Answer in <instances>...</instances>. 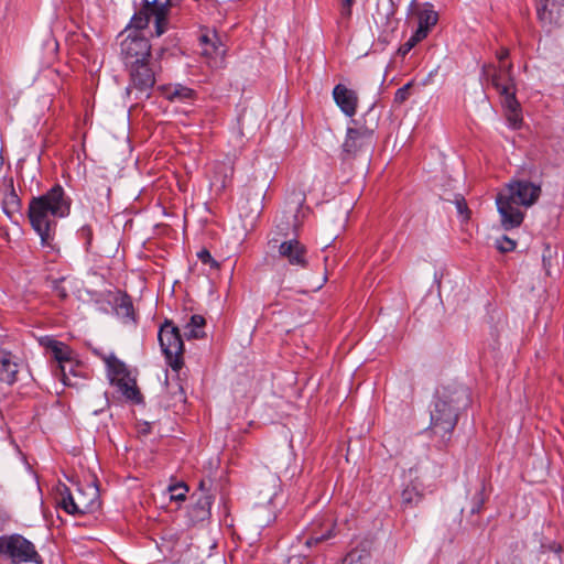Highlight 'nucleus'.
I'll return each instance as SVG.
<instances>
[{
  "mask_svg": "<svg viewBox=\"0 0 564 564\" xmlns=\"http://www.w3.org/2000/svg\"><path fill=\"white\" fill-rule=\"evenodd\" d=\"M72 200L59 184L46 193L33 196L28 206V218L32 229L39 235L43 247H52L56 234L57 218L70 213Z\"/></svg>",
  "mask_w": 564,
  "mask_h": 564,
  "instance_id": "obj_1",
  "label": "nucleus"
},
{
  "mask_svg": "<svg viewBox=\"0 0 564 564\" xmlns=\"http://www.w3.org/2000/svg\"><path fill=\"white\" fill-rule=\"evenodd\" d=\"M469 402L468 389L462 384H447L436 393L434 408L431 411L432 433L440 436L444 443L451 440L458 422V411Z\"/></svg>",
  "mask_w": 564,
  "mask_h": 564,
  "instance_id": "obj_2",
  "label": "nucleus"
},
{
  "mask_svg": "<svg viewBox=\"0 0 564 564\" xmlns=\"http://www.w3.org/2000/svg\"><path fill=\"white\" fill-rule=\"evenodd\" d=\"M542 193L541 186L527 180L510 182L505 189L498 193L496 204L501 217V226L506 230L519 227L524 214L518 208L534 205Z\"/></svg>",
  "mask_w": 564,
  "mask_h": 564,
  "instance_id": "obj_3",
  "label": "nucleus"
},
{
  "mask_svg": "<svg viewBox=\"0 0 564 564\" xmlns=\"http://www.w3.org/2000/svg\"><path fill=\"white\" fill-rule=\"evenodd\" d=\"M351 123L352 127L347 128L343 151L355 156L372 147L375 132L379 127V113L371 106L360 119H352Z\"/></svg>",
  "mask_w": 564,
  "mask_h": 564,
  "instance_id": "obj_4",
  "label": "nucleus"
},
{
  "mask_svg": "<svg viewBox=\"0 0 564 564\" xmlns=\"http://www.w3.org/2000/svg\"><path fill=\"white\" fill-rule=\"evenodd\" d=\"M0 556L11 564L43 563L34 543L18 533L0 535Z\"/></svg>",
  "mask_w": 564,
  "mask_h": 564,
  "instance_id": "obj_5",
  "label": "nucleus"
},
{
  "mask_svg": "<svg viewBox=\"0 0 564 564\" xmlns=\"http://www.w3.org/2000/svg\"><path fill=\"white\" fill-rule=\"evenodd\" d=\"M98 496V490L94 487H89L88 492L78 488L76 495H73L66 486H63L56 502L69 514L93 513L100 507Z\"/></svg>",
  "mask_w": 564,
  "mask_h": 564,
  "instance_id": "obj_6",
  "label": "nucleus"
},
{
  "mask_svg": "<svg viewBox=\"0 0 564 564\" xmlns=\"http://www.w3.org/2000/svg\"><path fill=\"white\" fill-rule=\"evenodd\" d=\"M158 336L169 366L173 371L178 372L184 365V343L180 328L172 321L166 319L160 327Z\"/></svg>",
  "mask_w": 564,
  "mask_h": 564,
  "instance_id": "obj_7",
  "label": "nucleus"
},
{
  "mask_svg": "<svg viewBox=\"0 0 564 564\" xmlns=\"http://www.w3.org/2000/svg\"><path fill=\"white\" fill-rule=\"evenodd\" d=\"M152 18L154 19L155 35L161 36L166 31L167 7L158 0H144L142 8L133 14L129 25L135 30H143Z\"/></svg>",
  "mask_w": 564,
  "mask_h": 564,
  "instance_id": "obj_8",
  "label": "nucleus"
},
{
  "mask_svg": "<svg viewBox=\"0 0 564 564\" xmlns=\"http://www.w3.org/2000/svg\"><path fill=\"white\" fill-rule=\"evenodd\" d=\"M512 63L499 64H485L481 68V78L490 83L498 91L502 99L508 95H516V83L512 75Z\"/></svg>",
  "mask_w": 564,
  "mask_h": 564,
  "instance_id": "obj_9",
  "label": "nucleus"
},
{
  "mask_svg": "<svg viewBox=\"0 0 564 564\" xmlns=\"http://www.w3.org/2000/svg\"><path fill=\"white\" fill-rule=\"evenodd\" d=\"M307 253L306 246L296 238L284 240L278 246V258L296 269L308 268Z\"/></svg>",
  "mask_w": 564,
  "mask_h": 564,
  "instance_id": "obj_10",
  "label": "nucleus"
},
{
  "mask_svg": "<svg viewBox=\"0 0 564 564\" xmlns=\"http://www.w3.org/2000/svg\"><path fill=\"white\" fill-rule=\"evenodd\" d=\"M121 54L126 66L148 62L151 55V44L145 37L129 35L121 42Z\"/></svg>",
  "mask_w": 564,
  "mask_h": 564,
  "instance_id": "obj_11",
  "label": "nucleus"
},
{
  "mask_svg": "<svg viewBox=\"0 0 564 564\" xmlns=\"http://www.w3.org/2000/svg\"><path fill=\"white\" fill-rule=\"evenodd\" d=\"M130 75V85L128 91L135 89L141 94L150 95V90L155 84V76L148 62L133 63L128 66Z\"/></svg>",
  "mask_w": 564,
  "mask_h": 564,
  "instance_id": "obj_12",
  "label": "nucleus"
},
{
  "mask_svg": "<svg viewBox=\"0 0 564 564\" xmlns=\"http://www.w3.org/2000/svg\"><path fill=\"white\" fill-rule=\"evenodd\" d=\"M337 523L330 516L315 519L307 529L304 545L312 547L337 535Z\"/></svg>",
  "mask_w": 564,
  "mask_h": 564,
  "instance_id": "obj_13",
  "label": "nucleus"
},
{
  "mask_svg": "<svg viewBox=\"0 0 564 564\" xmlns=\"http://www.w3.org/2000/svg\"><path fill=\"white\" fill-rule=\"evenodd\" d=\"M333 98L346 116L351 118L356 115L359 98L355 90L343 84H337L333 89Z\"/></svg>",
  "mask_w": 564,
  "mask_h": 564,
  "instance_id": "obj_14",
  "label": "nucleus"
},
{
  "mask_svg": "<svg viewBox=\"0 0 564 564\" xmlns=\"http://www.w3.org/2000/svg\"><path fill=\"white\" fill-rule=\"evenodd\" d=\"M204 486L205 481L202 480L199 482V489L202 490V494L189 511L193 521L197 522L209 518L210 508L213 505V496L205 491Z\"/></svg>",
  "mask_w": 564,
  "mask_h": 564,
  "instance_id": "obj_15",
  "label": "nucleus"
},
{
  "mask_svg": "<svg viewBox=\"0 0 564 564\" xmlns=\"http://www.w3.org/2000/svg\"><path fill=\"white\" fill-rule=\"evenodd\" d=\"M202 54L206 57L210 68L219 69L225 67L226 48L218 37L206 47H203Z\"/></svg>",
  "mask_w": 564,
  "mask_h": 564,
  "instance_id": "obj_16",
  "label": "nucleus"
},
{
  "mask_svg": "<svg viewBox=\"0 0 564 564\" xmlns=\"http://www.w3.org/2000/svg\"><path fill=\"white\" fill-rule=\"evenodd\" d=\"M110 381L118 388L119 392L126 399L134 403H140L142 401L141 392L138 389L134 379L129 378V376H123L121 378H111Z\"/></svg>",
  "mask_w": 564,
  "mask_h": 564,
  "instance_id": "obj_17",
  "label": "nucleus"
},
{
  "mask_svg": "<svg viewBox=\"0 0 564 564\" xmlns=\"http://www.w3.org/2000/svg\"><path fill=\"white\" fill-rule=\"evenodd\" d=\"M502 106L506 111V118L512 129H519L522 123L521 106L516 98V95H508L502 99Z\"/></svg>",
  "mask_w": 564,
  "mask_h": 564,
  "instance_id": "obj_18",
  "label": "nucleus"
},
{
  "mask_svg": "<svg viewBox=\"0 0 564 564\" xmlns=\"http://www.w3.org/2000/svg\"><path fill=\"white\" fill-rule=\"evenodd\" d=\"M19 366L12 360L10 352H6L0 358V381L13 384L17 381Z\"/></svg>",
  "mask_w": 564,
  "mask_h": 564,
  "instance_id": "obj_19",
  "label": "nucleus"
},
{
  "mask_svg": "<svg viewBox=\"0 0 564 564\" xmlns=\"http://www.w3.org/2000/svg\"><path fill=\"white\" fill-rule=\"evenodd\" d=\"M206 319L204 316L194 314L184 326V337L186 339H202L206 336L205 333Z\"/></svg>",
  "mask_w": 564,
  "mask_h": 564,
  "instance_id": "obj_20",
  "label": "nucleus"
},
{
  "mask_svg": "<svg viewBox=\"0 0 564 564\" xmlns=\"http://www.w3.org/2000/svg\"><path fill=\"white\" fill-rule=\"evenodd\" d=\"M22 208L21 198L18 196L13 184L11 183V189L6 194L2 200V209L9 218H13L15 214H19Z\"/></svg>",
  "mask_w": 564,
  "mask_h": 564,
  "instance_id": "obj_21",
  "label": "nucleus"
},
{
  "mask_svg": "<svg viewBox=\"0 0 564 564\" xmlns=\"http://www.w3.org/2000/svg\"><path fill=\"white\" fill-rule=\"evenodd\" d=\"M195 91L183 85H174L164 88V96L170 101H184L194 97Z\"/></svg>",
  "mask_w": 564,
  "mask_h": 564,
  "instance_id": "obj_22",
  "label": "nucleus"
},
{
  "mask_svg": "<svg viewBox=\"0 0 564 564\" xmlns=\"http://www.w3.org/2000/svg\"><path fill=\"white\" fill-rule=\"evenodd\" d=\"M234 167L231 164L217 163L214 166V176L212 184L218 186L219 188H225L228 180L232 177Z\"/></svg>",
  "mask_w": 564,
  "mask_h": 564,
  "instance_id": "obj_23",
  "label": "nucleus"
},
{
  "mask_svg": "<svg viewBox=\"0 0 564 564\" xmlns=\"http://www.w3.org/2000/svg\"><path fill=\"white\" fill-rule=\"evenodd\" d=\"M423 499V494L414 486H406L401 492V505L404 509L416 507Z\"/></svg>",
  "mask_w": 564,
  "mask_h": 564,
  "instance_id": "obj_24",
  "label": "nucleus"
},
{
  "mask_svg": "<svg viewBox=\"0 0 564 564\" xmlns=\"http://www.w3.org/2000/svg\"><path fill=\"white\" fill-rule=\"evenodd\" d=\"M437 21V12L433 10V6L431 3H426L424 9L419 12V26L430 32Z\"/></svg>",
  "mask_w": 564,
  "mask_h": 564,
  "instance_id": "obj_25",
  "label": "nucleus"
},
{
  "mask_svg": "<svg viewBox=\"0 0 564 564\" xmlns=\"http://www.w3.org/2000/svg\"><path fill=\"white\" fill-rule=\"evenodd\" d=\"M116 313L119 317L124 321H133L134 319V310L132 305L131 297L128 295H123L116 301Z\"/></svg>",
  "mask_w": 564,
  "mask_h": 564,
  "instance_id": "obj_26",
  "label": "nucleus"
},
{
  "mask_svg": "<svg viewBox=\"0 0 564 564\" xmlns=\"http://www.w3.org/2000/svg\"><path fill=\"white\" fill-rule=\"evenodd\" d=\"M104 360L107 365L111 378H121L123 376H128L126 365L115 355L107 356L104 358Z\"/></svg>",
  "mask_w": 564,
  "mask_h": 564,
  "instance_id": "obj_27",
  "label": "nucleus"
},
{
  "mask_svg": "<svg viewBox=\"0 0 564 564\" xmlns=\"http://www.w3.org/2000/svg\"><path fill=\"white\" fill-rule=\"evenodd\" d=\"M48 347L51 348L53 355H54V358L62 362V361H69L70 360V357H69V351L67 349V347L57 341V340H50L48 343Z\"/></svg>",
  "mask_w": 564,
  "mask_h": 564,
  "instance_id": "obj_28",
  "label": "nucleus"
},
{
  "mask_svg": "<svg viewBox=\"0 0 564 564\" xmlns=\"http://www.w3.org/2000/svg\"><path fill=\"white\" fill-rule=\"evenodd\" d=\"M170 492V499L174 501H184L188 487L185 482L181 481L174 485H170L167 488Z\"/></svg>",
  "mask_w": 564,
  "mask_h": 564,
  "instance_id": "obj_29",
  "label": "nucleus"
},
{
  "mask_svg": "<svg viewBox=\"0 0 564 564\" xmlns=\"http://www.w3.org/2000/svg\"><path fill=\"white\" fill-rule=\"evenodd\" d=\"M485 501H486L485 485L482 484L480 489H478V491L473 497V507H471L470 512L473 514L479 513L480 510L482 509Z\"/></svg>",
  "mask_w": 564,
  "mask_h": 564,
  "instance_id": "obj_30",
  "label": "nucleus"
},
{
  "mask_svg": "<svg viewBox=\"0 0 564 564\" xmlns=\"http://www.w3.org/2000/svg\"><path fill=\"white\" fill-rule=\"evenodd\" d=\"M166 388L169 393L172 395L174 403L185 401L183 387L178 382L167 383Z\"/></svg>",
  "mask_w": 564,
  "mask_h": 564,
  "instance_id": "obj_31",
  "label": "nucleus"
},
{
  "mask_svg": "<svg viewBox=\"0 0 564 564\" xmlns=\"http://www.w3.org/2000/svg\"><path fill=\"white\" fill-rule=\"evenodd\" d=\"M516 241L510 239L507 236H502L501 238L496 240V247L500 252H510L516 249Z\"/></svg>",
  "mask_w": 564,
  "mask_h": 564,
  "instance_id": "obj_32",
  "label": "nucleus"
},
{
  "mask_svg": "<svg viewBox=\"0 0 564 564\" xmlns=\"http://www.w3.org/2000/svg\"><path fill=\"white\" fill-rule=\"evenodd\" d=\"M366 557L362 550H351L344 558L343 564H364Z\"/></svg>",
  "mask_w": 564,
  "mask_h": 564,
  "instance_id": "obj_33",
  "label": "nucleus"
},
{
  "mask_svg": "<svg viewBox=\"0 0 564 564\" xmlns=\"http://www.w3.org/2000/svg\"><path fill=\"white\" fill-rule=\"evenodd\" d=\"M412 84L408 83L401 88H399L394 94V102L397 104H403L405 100H408L410 96V88Z\"/></svg>",
  "mask_w": 564,
  "mask_h": 564,
  "instance_id": "obj_34",
  "label": "nucleus"
},
{
  "mask_svg": "<svg viewBox=\"0 0 564 564\" xmlns=\"http://www.w3.org/2000/svg\"><path fill=\"white\" fill-rule=\"evenodd\" d=\"M78 236L85 241L86 249L88 250L93 240V229L89 225H84L78 230Z\"/></svg>",
  "mask_w": 564,
  "mask_h": 564,
  "instance_id": "obj_35",
  "label": "nucleus"
},
{
  "mask_svg": "<svg viewBox=\"0 0 564 564\" xmlns=\"http://www.w3.org/2000/svg\"><path fill=\"white\" fill-rule=\"evenodd\" d=\"M63 281H64V279L54 280L52 282V290L55 292V294L61 300H66L68 296V293H67L66 289L62 285Z\"/></svg>",
  "mask_w": 564,
  "mask_h": 564,
  "instance_id": "obj_36",
  "label": "nucleus"
},
{
  "mask_svg": "<svg viewBox=\"0 0 564 564\" xmlns=\"http://www.w3.org/2000/svg\"><path fill=\"white\" fill-rule=\"evenodd\" d=\"M197 257L203 263L209 264L212 268L218 267V263L214 260L210 252L206 249H202L199 252H197Z\"/></svg>",
  "mask_w": 564,
  "mask_h": 564,
  "instance_id": "obj_37",
  "label": "nucleus"
},
{
  "mask_svg": "<svg viewBox=\"0 0 564 564\" xmlns=\"http://www.w3.org/2000/svg\"><path fill=\"white\" fill-rule=\"evenodd\" d=\"M455 204L457 213L462 216H465V218L467 219L469 217V210L464 197H457Z\"/></svg>",
  "mask_w": 564,
  "mask_h": 564,
  "instance_id": "obj_38",
  "label": "nucleus"
},
{
  "mask_svg": "<svg viewBox=\"0 0 564 564\" xmlns=\"http://www.w3.org/2000/svg\"><path fill=\"white\" fill-rule=\"evenodd\" d=\"M551 258H552V251L551 249L547 247L545 249V253L543 254V267L545 269V272L547 275H551Z\"/></svg>",
  "mask_w": 564,
  "mask_h": 564,
  "instance_id": "obj_39",
  "label": "nucleus"
},
{
  "mask_svg": "<svg viewBox=\"0 0 564 564\" xmlns=\"http://www.w3.org/2000/svg\"><path fill=\"white\" fill-rule=\"evenodd\" d=\"M341 15L349 18L351 15V8L355 3V0H341Z\"/></svg>",
  "mask_w": 564,
  "mask_h": 564,
  "instance_id": "obj_40",
  "label": "nucleus"
},
{
  "mask_svg": "<svg viewBox=\"0 0 564 564\" xmlns=\"http://www.w3.org/2000/svg\"><path fill=\"white\" fill-rule=\"evenodd\" d=\"M429 34V31L417 25L415 33L411 36L416 43L421 42Z\"/></svg>",
  "mask_w": 564,
  "mask_h": 564,
  "instance_id": "obj_41",
  "label": "nucleus"
},
{
  "mask_svg": "<svg viewBox=\"0 0 564 564\" xmlns=\"http://www.w3.org/2000/svg\"><path fill=\"white\" fill-rule=\"evenodd\" d=\"M417 43L412 39L410 37L399 50V52L402 54V55H405L406 53H409Z\"/></svg>",
  "mask_w": 564,
  "mask_h": 564,
  "instance_id": "obj_42",
  "label": "nucleus"
},
{
  "mask_svg": "<svg viewBox=\"0 0 564 564\" xmlns=\"http://www.w3.org/2000/svg\"><path fill=\"white\" fill-rule=\"evenodd\" d=\"M217 34L215 32L212 33V35L209 34H203L200 37H199V41H200V44L206 47L207 45H209L213 41L217 40Z\"/></svg>",
  "mask_w": 564,
  "mask_h": 564,
  "instance_id": "obj_43",
  "label": "nucleus"
},
{
  "mask_svg": "<svg viewBox=\"0 0 564 564\" xmlns=\"http://www.w3.org/2000/svg\"><path fill=\"white\" fill-rule=\"evenodd\" d=\"M547 11V4L546 3H539L536 8L538 18L540 21L545 22V13Z\"/></svg>",
  "mask_w": 564,
  "mask_h": 564,
  "instance_id": "obj_44",
  "label": "nucleus"
},
{
  "mask_svg": "<svg viewBox=\"0 0 564 564\" xmlns=\"http://www.w3.org/2000/svg\"><path fill=\"white\" fill-rule=\"evenodd\" d=\"M509 50L506 47H502L500 51L496 53V57L498 58L500 64H506L505 61L509 57Z\"/></svg>",
  "mask_w": 564,
  "mask_h": 564,
  "instance_id": "obj_45",
  "label": "nucleus"
},
{
  "mask_svg": "<svg viewBox=\"0 0 564 564\" xmlns=\"http://www.w3.org/2000/svg\"><path fill=\"white\" fill-rule=\"evenodd\" d=\"M549 0H540V3H546L547 4Z\"/></svg>",
  "mask_w": 564,
  "mask_h": 564,
  "instance_id": "obj_46",
  "label": "nucleus"
}]
</instances>
